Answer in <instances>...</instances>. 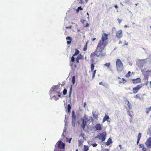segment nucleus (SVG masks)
<instances>
[{
	"instance_id": "nucleus-1",
	"label": "nucleus",
	"mask_w": 151,
	"mask_h": 151,
	"mask_svg": "<svg viewBox=\"0 0 151 151\" xmlns=\"http://www.w3.org/2000/svg\"><path fill=\"white\" fill-rule=\"evenodd\" d=\"M108 35L104 33L102 35L101 39L97 46L95 51L91 54V69L93 71L95 67L93 64H95L97 61L96 57H103L106 55V52L104 51V49L108 44Z\"/></svg>"
},
{
	"instance_id": "nucleus-2",
	"label": "nucleus",
	"mask_w": 151,
	"mask_h": 151,
	"mask_svg": "<svg viewBox=\"0 0 151 151\" xmlns=\"http://www.w3.org/2000/svg\"><path fill=\"white\" fill-rule=\"evenodd\" d=\"M52 89H53V93L54 94L56 93L58 95L57 96L56 95H54L53 96V98H54L55 100L57 101L58 99L60 97V92L59 91L57 90L58 89V86H55L54 87H52Z\"/></svg>"
},
{
	"instance_id": "nucleus-3",
	"label": "nucleus",
	"mask_w": 151,
	"mask_h": 151,
	"mask_svg": "<svg viewBox=\"0 0 151 151\" xmlns=\"http://www.w3.org/2000/svg\"><path fill=\"white\" fill-rule=\"evenodd\" d=\"M116 64L117 70L119 72L122 71L124 68L123 65L119 59L117 60Z\"/></svg>"
},
{
	"instance_id": "nucleus-4",
	"label": "nucleus",
	"mask_w": 151,
	"mask_h": 151,
	"mask_svg": "<svg viewBox=\"0 0 151 151\" xmlns=\"http://www.w3.org/2000/svg\"><path fill=\"white\" fill-rule=\"evenodd\" d=\"M65 145L64 143H63L61 140H59L57 142L55 145V149L54 151H57V148L64 149H65Z\"/></svg>"
},
{
	"instance_id": "nucleus-5",
	"label": "nucleus",
	"mask_w": 151,
	"mask_h": 151,
	"mask_svg": "<svg viewBox=\"0 0 151 151\" xmlns=\"http://www.w3.org/2000/svg\"><path fill=\"white\" fill-rule=\"evenodd\" d=\"M99 139L101 140L102 142L104 141L106 137V132H104L102 133H100L98 134L97 137Z\"/></svg>"
},
{
	"instance_id": "nucleus-6",
	"label": "nucleus",
	"mask_w": 151,
	"mask_h": 151,
	"mask_svg": "<svg viewBox=\"0 0 151 151\" xmlns=\"http://www.w3.org/2000/svg\"><path fill=\"white\" fill-rule=\"evenodd\" d=\"M142 85H138L135 87L133 88V92L134 94L137 93L138 91L142 87Z\"/></svg>"
},
{
	"instance_id": "nucleus-7",
	"label": "nucleus",
	"mask_w": 151,
	"mask_h": 151,
	"mask_svg": "<svg viewBox=\"0 0 151 151\" xmlns=\"http://www.w3.org/2000/svg\"><path fill=\"white\" fill-rule=\"evenodd\" d=\"M116 36L118 38H120L122 37V32L121 30H119L116 32Z\"/></svg>"
},
{
	"instance_id": "nucleus-8",
	"label": "nucleus",
	"mask_w": 151,
	"mask_h": 151,
	"mask_svg": "<svg viewBox=\"0 0 151 151\" xmlns=\"http://www.w3.org/2000/svg\"><path fill=\"white\" fill-rule=\"evenodd\" d=\"M81 120L82 121L81 126L83 129L84 130L87 124V121H86V119H82Z\"/></svg>"
},
{
	"instance_id": "nucleus-9",
	"label": "nucleus",
	"mask_w": 151,
	"mask_h": 151,
	"mask_svg": "<svg viewBox=\"0 0 151 151\" xmlns=\"http://www.w3.org/2000/svg\"><path fill=\"white\" fill-rule=\"evenodd\" d=\"M81 59H83V56L81 54H79L76 58V61L77 63H79V60Z\"/></svg>"
},
{
	"instance_id": "nucleus-10",
	"label": "nucleus",
	"mask_w": 151,
	"mask_h": 151,
	"mask_svg": "<svg viewBox=\"0 0 151 151\" xmlns=\"http://www.w3.org/2000/svg\"><path fill=\"white\" fill-rule=\"evenodd\" d=\"M133 83L134 84L139 83L141 82V79L140 78H137L136 79H132Z\"/></svg>"
},
{
	"instance_id": "nucleus-11",
	"label": "nucleus",
	"mask_w": 151,
	"mask_h": 151,
	"mask_svg": "<svg viewBox=\"0 0 151 151\" xmlns=\"http://www.w3.org/2000/svg\"><path fill=\"white\" fill-rule=\"evenodd\" d=\"M95 128L97 130H101L102 129L101 126L100 124H96L95 126Z\"/></svg>"
},
{
	"instance_id": "nucleus-12",
	"label": "nucleus",
	"mask_w": 151,
	"mask_h": 151,
	"mask_svg": "<svg viewBox=\"0 0 151 151\" xmlns=\"http://www.w3.org/2000/svg\"><path fill=\"white\" fill-rule=\"evenodd\" d=\"M76 120V117L74 111L72 113V121L73 122H75Z\"/></svg>"
},
{
	"instance_id": "nucleus-13",
	"label": "nucleus",
	"mask_w": 151,
	"mask_h": 151,
	"mask_svg": "<svg viewBox=\"0 0 151 151\" xmlns=\"http://www.w3.org/2000/svg\"><path fill=\"white\" fill-rule=\"evenodd\" d=\"M109 116L106 114L105 116L104 117L103 120V122H105L106 121H109Z\"/></svg>"
},
{
	"instance_id": "nucleus-14",
	"label": "nucleus",
	"mask_w": 151,
	"mask_h": 151,
	"mask_svg": "<svg viewBox=\"0 0 151 151\" xmlns=\"http://www.w3.org/2000/svg\"><path fill=\"white\" fill-rule=\"evenodd\" d=\"M145 144L147 147H150L151 146V141L150 140H148Z\"/></svg>"
},
{
	"instance_id": "nucleus-15",
	"label": "nucleus",
	"mask_w": 151,
	"mask_h": 151,
	"mask_svg": "<svg viewBox=\"0 0 151 151\" xmlns=\"http://www.w3.org/2000/svg\"><path fill=\"white\" fill-rule=\"evenodd\" d=\"M66 39L67 40V44H70L72 41V38L68 36L66 38Z\"/></svg>"
},
{
	"instance_id": "nucleus-16",
	"label": "nucleus",
	"mask_w": 151,
	"mask_h": 151,
	"mask_svg": "<svg viewBox=\"0 0 151 151\" xmlns=\"http://www.w3.org/2000/svg\"><path fill=\"white\" fill-rule=\"evenodd\" d=\"M112 141L111 139L110 138H109L108 139L107 142L106 143V145L107 146H109L112 143Z\"/></svg>"
},
{
	"instance_id": "nucleus-17",
	"label": "nucleus",
	"mask_w": 151,
	"mask_h": 151,
	"mask_svg": "<svg viewBox=\"0 0 151 151\" xmlns=\"http://www.w3.org/2000/svg\"><path fill=\"white\" fill-rule=\"evenodd\" d=\"M140 148H142V150L143 151H147L146 149L144 147L143 145L140 144L139 145Z\"/></svg>"
},
{
	"instance_id": "nucleus-18",
	"label": "nucleus",
	"mask_w": 151,
	"mask_h": 151,
	"mask_svg": "<svg viewBox=\"0 0 151 151\" xmlns=\"http://www.w3.org/2000/svg\"><path fill=\"white\" fill-rule=\"evenodd\" d=\"M141 133H139L138 134V137H137V144H138L139 143L140 139L141 137Z\"/></svg>"
},
{
	"instance_id": "nucleus-19",
	"label": "nucleus",
	"mask_w": 151,
	"mask_h": 151,
	"mask_svg": "<svg viewBox=\"0 0 151 151\" xmlns=\"http://www.w3.org/2000/svg\"><path fill=\"white\" fill-rule=\"evenodd\" d=\"M122 80V81H119V83L120 84L122 83H123V84H124L126 82V80L124 78H122V79H121Z\"/></svg>"
},
{
	"instance_id": "nucleus-20",
	"label": "nucleus",
	"mask_w": 151,
	"mask_h": 151,
	"mask_svg": "<svg viewBox=\"0 0 151 151\" xmlns=\"http://www.w3.org/2000/svg\"><path fill=\"white\" fill-rule=\"evenodd\" d=\"M79 53V51L77 49H75V52L73 54V56H75L78 55Z\"/></svg>"
},
{
	"instance_id": "nucleus-21",
	"label": "nucleus",
	"mask_w": 151,
	"mask_h": 151,
	"mask_svg": "<svg viewBox=\"0 0 151 151\" xmlns=\"http://www.w3.org/2000/svg\"><path fill=\"white\" fill-rule=\"evenodd\" d=\"M134 97L135 98L138 99L140 100L141 99V97L140 96V94H137L134 96Z\"/></svg>"
},
{
	"instance_id": "nucleus-22",
	"label": "nucleus",
	"mask_w": 151,
	"mask_h": 151,
	"mask_svg": "<svg viewBox=\"0 0 151 151\" xmlns=\"http://www.w3.org/2000/svg\"><path fill=\"white\" fill-rule=\"evenodd\" d=\"M89 149L88 147V146L84 145L83 151H87Z\"/></svg>"
},
{
	"instance_id": "nucleus-23",
	"label": "nucleus",
	"mask_w": 151,
	"mask_h": 151,
	"mask_svg": "<svg viewBox=\"0 0 151 151\" xmlns=\"http://www.w3.org/2000/svg\"><path fill=\"white\" fill-rule=\"evenodd\" d=\"M68 113H70V110L71 109V106L70 104H68Z\"/></svg>"
},
{
	"instance_id": "nucleus-24",
	"label": "nucleus",
	"mask_w": 151,
	"mask_h": 151,
	"mask_svg": "<svg viewBox=\"0 0 151 151\" xmlns=\"http://www.w3.org/2000/svg\"><path fill=\"white\" fill-rule=\"evenodd\" d=\"M111 63H106L104 65V66L107 67L108 68H109V67Z\"/></svg>"
},
{
	"instance_id": "nucleus-25",
	"label": "nucleus",
	"mask_w": 151,
	"mask_h": 151,
	"mask_svg": "<svg viewBox=\"0 0 151 151\" xmlns=\"http://www.w3.org/2000/svg\"><path fill=\"white\" fill-rule=\"evenodd\" d=\"M96 70H93V72H92V74H93L92 78H95V74L96 73Z\"/></svg>"
},
{
	"instance_id": "nucleus-26",
	"label": "nucleus",
	"mask_w": 151,
	"mask_h": 151,
	"mask_svg": "<svg viewBox=\"0 0 151 151\" xmlns=\"http://www.w3.org/2000/svg\"><path fill=\"white\" fill-rule=\"evenodd\" d=\"M131 72L130 71H129L128 73L125 76L127 78H129L131 75Z\"/></svg>"
},
{
	"instance_id": "nucleus-27",
	"label": "nucleus",
	"mask_w": 151,
	"mask_h": 151,
	"mask_svg": "<svg viewBox=\"0 0 151 151\" xmlns=\"http://www.w3.org/2000/svg\"><path fill=\"white\" fill-rule=\"evenodd\" d=\"M75 76H73L72 77V82L73 84H74L75 82Z\"/></svg>"
},
{
	"instance_id": "nucleus-28",
	"label": "nucleus",
	"mask_w": 151,
	"mask_h": 151,
	"mask_svg": "<svg viewBox=\"0 0 151 151\" xmlns=\"http://www.w3.org/2000/svg\"><path fill=\"white\" fill-rule=\"evenodd\" d=\"M151 111V107L147 108L146 111V113L147 114H148L149 112Z\"/></svg>"
},
{
	"instance_id": "nucleus-29",
	"label": "nucleus",
	"mask_w": 151,
	"mask_h": 151,
	"mask_svg": "<svg viewBox=\"0 0 151 151\" xmlns=\"http://www.w3.org/2000/svg\"><path fill=\"white\" fill-rule=\"evenodd\" d=\"M71 93H72V87H71L70 88V91L69 92V95H68V96H69V97H71Z\"/></svg>"
},
{
	"instance_id": "nucleus-30",
	"label": "nucleus",
	"mask_w": 151,
	"mask_h": 151,
	"mask_svg": "<svg viewBox=\"0 0 151 151\" xmlns=\"http://www.w3.org/2000/svg\"><path fill=\"white\" fill-rule=\"evenodd\" d=\"M93 115L94 117L96 119H98V116L97 114H93Z\"/></svg>"
},
{
	"instance_id": "nucleus-31",
	"label": "nucleus",
	"mask_w": 151,
	"mask_h": 151,
	"mask_svg": "<svg viewBox=\"0 0 151 151\" xmlns=\"http://www.w3.org/2000/svg\"><path fill=\"white\" fill-rule=\"evenodd\" d=\"M128 103L127 104V105L129 107V109H131V104L129 103V102L128 101H127Z\"/></svg>"
},
{
	"instance_id": "nucleus-32",
	"label": "nucleus",
	"mask_w": 151,
	"mask_h": 151,
	"mask_svg": "<svg viewBox=\"0 0 151 151\" xmlns=\"http://www.w3.org/2000/svg\"><path fill=\"white\" fill-rule=\"evenodd\" d=\"M74 56L73 55L71 58V60L70 61L72 62H73L75 61V58L74 57Z\"/></svg>"
},
{
	"instance_id": "nucleus-33",
	"label": "nucleus",
	"mask_w": 151,
	"mask_h": 151,
	"mask_svg": "<svg viewBox=\"0 0 151 151\" xmlns=\"http://www.w3.org/2000/svg\"><path fill=\"white\" fill-rule=\"evenodd\" d=\"M67 93V91L66 89H64L63 90V93L64 95H65Z\"/></svg>"
},
{
	"instance_id": "nucleus-34",
	"label": "nucleus",
	"mask_w": 151,
	"mask_h": 151,
	"mask_svg": "<svg viewBox=\"0 0 151 151\" xmlns=\"http://www.w3.org/2000/svg\"><path fill=\"white\" fill-rule=\"evenodd\" d=\"M87 48V44L86 43V45H85L83 48V50L84 51H85L86 50Z\"/></svg>"
},
{
	"instance_id": "nucleus-35",
	"label": "nucleus",
	"mask_w": 151,
	"mask_h": 151,
	"mask_svg": "<svg viewBox=\"0 0 151 151\" xmlns=\"http://www.w3.org/2000/svg\"><path fill=\"white\" fill-rule=\"evenodd\" d=\"M72 139V138H70L69 139H68V138L67 137V141L69 143H70Z\"/></svg>"
},
{
	"instance_id": "nucleus-36",
	"label": "nucleus",
	"mask_w": 151,
	"mask_h": 151,
	"mask_svg": "<svg viewBox=\"0 0 151 151\" xmlns=\"http://www.w3.org/2000/svg\"><path fill=\"white\" fill-rule=\"evenodd\" d=\"M83 10V9L81 6L79 7L77 9V10L78 11H79V10Z\"/></svg>"
},
{
	"instance_id": "nucleus-37",
	"label": "nucleus",
	"mask_w": 151,
	"mask_h": 151,
	"mask_svg": "<svg viewBox=\"0 0 151 151\" xmlns=\"http://www.w3.org/2000/svg\"><path fill=\"white\" fill-rule=\"evenodd\" d=\"M97 145V144L96 143H94L93 144H92V145L93 146V147H96Z\"/></svg>"
},
{
	"instance_id": "nucleus-38",
	"label": "nucleus",
	"mask_w": 151,
	"mask_h": 151,
	"mask_svg": "<svg viewBox=\"0 0 151 151\" xmlns=\"http://www.w3.org/2000/svg\"><path fill=\"white\" fill-rule=\"evenodd\" d=\"M117 20L118 21L119 23H120L122 22V20L119 19H117Z\"/></svg>"
},
{
	"instance_id": "nucleus-39",
	"label": "nucleus",
	"mask_w": 151,
	"mask_h": 151,
	"mask_svg": "<svg viewBox=\"0 0 151 151\" xmlns=\"http://www.w3.org/2000/svg\"><path fill=\"white\" fill-rule=\"evenodd\" d=\"M89 26V24L88 23H87L85 26H84L85 27H88Z\"/></svg>"
},
{
	"instance_id": "nucleus-40",
	"label": "nucleus",
	"mask_w": 151,
	"mask_h": 151,
	"mask_svg": "<svg viewBox=\"0 0 151 151\" xmlns=\"http://www.w3.org/2000/svg\"><path fill=\"white\" fill-rule=\"evenodd\" d=\"M71 28V26H68V27H66V29Z\"/></svg>"
},
{
	"instance_id": "nucleus-41",
	"label": "nucleus",
	"mask_w": 151,
	"mask_h": 151,
	"mask_svg": "<svg viewBox=\"0 0 151 151\" xmlns=\"http://www.w3.org/2000/svg\"><path fill=\"white\" fill-rule=\"evenodd\" d=\"M86 21V20H84V19H83V20H82L81 21V22H82V23H83V24H84V22L85 21Z\"/></svg>"
},
{
	"instance_id": "nucleus-42",
	"label": "nucleus",
	"mask_w": 151,
	"mask_h": 151,
	"mask_svg": "<svg viewBox=\"0 0 151 151\" xmlns=\"http://www.w3.org/2000/svg\"><path fill=\"white\" fill-rule=\"evenodd\" d=\"M99 85H104L103 84V83H102V82H100L99 83Z\"/></svg>"
},
{
	"instance_id": "nucleus-43",
	"label": "nucleus",
	"mask_w": 151,
	"mask_h": 151,
	"mask_svg": "<svg viewBox=\"0 0 151 151\" xmlns=\"http://www.w3.org/2000/svg\"><path fill=\"white\" fill-rule=\"evenodd\" d=\"M96 40V38H92V41H94L95 40Z\"/></svg>"
},
{
	"instance_id": "nucleus-44",
	"label": "nucleus",
	"mask_w": 151,
	"mask_h": 151,
	"mask_svg": "<svg viewBox=\"0 0 151 151\" xmlns=\"http://www.w3.org/2000/svg\"><path fill=\"white\" fill-rule=\"evenodd\" d=\"M80 0L81 1L80 3L81 4H82L83 2V0Z\"/></svg>"
},
{
	"instance_id": "nucleus-45",
	"label": "nucleus",
	"mask_w": 151,
	"mask_h": 151,
	"mask_svg": "<svg viewBox=\"0 0 151 151\" xmlns=\"http://www.w3.org/2000/svg\"><path fill=\"white\" fill-rule=\"evenodd\" d=\"M115 8L116 9H117L118 8V7L117 6V5H115Z\"/></svg>"
},
{
	"instance_id": "nucleus-46",
	"label": "nucleus",
	"mask_w": 151,
	"mask_h": 151,
	"mask_svg": "<svg viewBox=\"0 0 151 151\" xmlns=\"http://www.w3.org/2000/svg\"><path fill=\"white\" fill-rule=\"evenodd\" d=\"M128 45V43L127 42H125V45Z\"/></svg>"
},
{
	"instance_id": "nucleus-47",
	"label": "nucleus",
	"mask_w": 151,
	"mask_h": 151,
	"mask_svg": "<svg viewBox=\"0 0 151 151\" xmlns=\"http://www.w3.org/2000/svg\"><path fill=\"white\" fill-rule=\"evenodd\" d=\"M146 72H148V73H151V70L147 71Z\"/></svg>"
},
{
	"instance_id": "nucleus-48",
	"label": "nucleus",
	"mask_w": 151,
	"mask_h": 151,
	"mask_svg": "<svg viewBox=\"0 0 151 151\" xmlns=\"http://www.w3.org/2000/svg\"><path fill=\"white\" fill-rule=\"evenodd\" d=\"M86 105V102H85L84 104V107H85Z\"/></svg>"
},
{
	"instance_id": "nucleus-49",
	"label": "nucleus",
	"mask_w": 151,
	"mask_h": 151,
	"mask_svg": "<svg viewBox=\"0 0 151 151\" xmlns=\"http://www.w3.org/2000/svg\"><path fill=\"white\" fill-rule=\"evenodd\" d=\"M124 27H125V28H127V25H125L124 26Z\"/></svg>"
},
{
	"instance_id": "nucleus-50",
	"label": "nucleus",
	"mask_w": 151,
	"mask_h": 151,
	"mask_svg": "<svg viewBox=\"0 0 151 151\" xmlns=\"http://www.w3.org/2000/svg\"><path fill=\"white\" fill-rule=\"evenodd\" d=\"M133 74H134V72H132V75Z\"/></svg>"
},
{
	"instance_id": "nucleus-51",
	"label": "nucleus",
	"mask_w": 151,
	"mask_h": 151,
	"mask_svg": "<svg viewBox=\"0 0 151 151\" xmlns=\"http://www.w3.org/2000/svg\"><path fill=\"white\" fill-rule=\"evenodd\" d=\"M70 66H72V64H70Z\"/></svg>"
},
{
	"instance_id": "nucleus-52",
	"label": "nucleus",
	"mask_w": 151,
	"mask_h": 151,
	"mask_svg": "<svg viewBox=\"0 0 151 151\" xmlns=\"http://www.w3.org/2000/svg\"><path fill=\"white\" fill-rule=\"evenodd\" d=\"M150 87H151V81H150Z\"/></svg>"
},
{
	"instance_id": "nucleus-53",
	"label": "nucleus",
	"mask_w": 151,
	"mask_h": 151,
	"mask_svg": "<svg viewBox=\"0 0 151 151\" xmlns=\"http://www.w3.org/2000/svg\"><path fill=\"white\" fill-rule=\"evenodd\" d=\"M87 14L88 16H89V14H88V13H87Z\"/></svg>"
},
{
	"instance_id": "nucleus-54",
	"label": "nucleus",
	"mask_w": 151,
	"mask_h": 151,
	"mask_svg": "<svg viewBox=\"0 0 151 151\" xmlns=\"http://www.w3.org/2000/svg\"><path fill=\"white\" fill-rule=\"evenodd\" d=\"M148 83V81H147V82L146 83V84L147 85Z\"/></svg>"
},
{
	"instance_id": "nucleus-55",
	"label": "nucleus",
	"mask_w": 151,
	"mask_h": 151,
	"mask_svg": "<svg viewBox=\"0 0 151 151\" xmlns=\"http://www.w3.org/2000/svg\"><path fill=\"white\" fill-rule=\"evenodd\" d=\"M80 31V29H78V32H79Z\"/></svg>"
},
{
	"instance_id": "nucleus-56",
	"label": "nucleus",
	"mask_w": 151,
	"mask_h": 151,
	"mask_svg": "<svg viewBox=\"0 0 151 151\" xmlns=\"http://www.w3.org/2000/svg\"><path fill=\"white\" fill-rule=\"evenodd\" d=\"M118 79H121V78H120L119 77H118Z\"/></svg>"
},
{
	"instance_id": "nucleus-57",
	"label": "nucleus",
	"mask_w": 151,
	"mask_h": 151,
	"mask_svg": "<svg viewBox=\"0 0 151 151\" xmlns=\"http://www.w3.org/2000/svg\"><path fill=\"white\" fill-rule=\"evenodd\" d=\"M75 151H78V150L77 149Z\"/></svg>"
},
{
	"instance_id": "nucleus-58",
	"label": "nucleus",
	"mask_w": 151,
	"mask_h": 151,
	"mask_svg": "<svg viewBox=\"0 0 151 151\" xmlns=\"http://www.w3.org/2000/svg\"><path fill=\"white\" fill-rule=\"evenodd\" d=\"M86 2H87L88 0H85Z\"/></svg>"
},
{
	"instance_id": "nucleus-59",
	"label": "nucleus",
	"mask_w": 151,
	"mask_h": 151,
	"mask_svg": "<svg viewBox=\"0 0 151 151\" xmlns=\"http://www.w3.org/2000/svg\"><path fill=\"white\" fill-rule=\"evenodd\" d=\"M76 65H75V68L76 67Z\"/></svg>"
},
{
	"instance_id": "nucleus-60",
	"label": "nucleus",
	"mask_w": 151,
	"mask_h": 151,
	"mask_svg": "<svg viewBox=\"0 0 151 151\" xmlns=\"http://www.w3.org/2000/svg\"><path fill=\"white\" fill-rule=\"evenodd\" d=\"M150 28H151V26H150Z\"/></svg>"
},
{
	"instance_id": "nucleus-61",
	"label": "nucleus",
	"mask_w": 151,
	"mask_h": 151,
	"mask_svg": "<svg viewBox=\"0 0 151 151\" xmlns=\"http://www.w3.org/2000/svg\"><path fill=\"white\" fill-rule=\"evenodd\" d=\"M150 147H151V146Z\"/></svg>"
}]
</instances>
